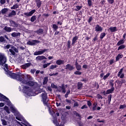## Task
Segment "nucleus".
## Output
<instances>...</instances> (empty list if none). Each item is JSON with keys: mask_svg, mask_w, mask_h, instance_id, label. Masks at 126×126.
I'll return each instance as SVG.
<instances>
[{"mask_svg": "<svg viewBox=\"0 0 126 126\" xmlns=\"http://www.w3.org/2000/svg\"><path fill=\"white\" fill-rule=\"evenodd\" d=\"M6 74L7 75H9L11 78L16 79V80L23 83V84H26V85H29V86H35L36 87L39 86V84L33 81H28L29 77L27 75L22 74L21 73H14L10 71H7Z\"/></svg>", "mask_w": 126, "mask_h": 126, "instance_id": "1", "label": "nucleus"}, {"mask_svg": "<svg viewBox=\"0 0 126 126\" xmlns=\"http://www.w3.org/2000/svg\"><path fill=\"white\" fill-rule=\"evenodd\" d=\"M10 109L11 110L12 113L15 114L16 120L22 122V124L24 125L25 126H32L29 123H28V122H27V121H26V120L22 117L20 113L17 111V110L14 107V106H10Z\"/></svg>", "mask_w": 126, "mask_h": 126, "instance_id": "2", "label": "nucleus"}, {"mask_svg": "<svg viewBox=\"0 0 126 126\" xmlns=\"http://www.w3.org/2000/svg\"><path fill=\"white\" fill-rule=\"evenodd\" d=\"M6 63V57L3 54L0 53V65H1L2 68H4L5 74H6L7 71H9L8 70V67L7 64H5Z\"/></svg>", "mask_w": 126, "mask_h": 126, "instance_id": "3", "label": "nucleus"}, {"mask_svg": "<svg viewBox=\"0 0 126 126\" xmlns=\"http://www.w3.org/2000/svg\"><path fill=\"white\" fill-rule=\"evenodd\" d=\"M66 88H67V85H64V84H63L61 86H59V88L58 89V91L61 93L65 94L66 92Z\"/></svg>", "mask_w": 126, "mask_h": 126, "instance_id": "4", "label": "nucleus"}, {"mask_svg": "<svg viewBox=\"0 0 126 126\" xmlns=\"http://www.w3.org/2000/svg\"><path fill=\"white\" fill-rule=\"evenodd\" d=\"M41 97L42 98V101L43 102V104L46 106H48V96L47 95V93L44 92L42 94Z\"/></svg>", "mask_w": 126, "mask_h": 126, "instance_id": "5", "label": "nucleus"}, {"mask_svg": "<svg viewBox=\"0 0 126 126\" xmlns=\"http://www.w3.org/2000/svg\"><path fill=\"white\" fill-rule=\"evenodd\" d=\"M49 51L48 49H44L39 51L35 52L33 54L34 56H39L40 55H43L45 52H48Z\"/></svg>", "mask_w": 126, "mask_h": 126, "instance_id": "6", "label": "nucleus"}, {"mask_svg": "<svg viewBox=\"0 0 126 126\" xmlns=\"http://www.w3.org/2000/svg\"><path fill=\"white\" fill-rule=\"evenodd\" d=\"M9 23H10V26H11V27H14V28H17V27H18V26H19V24L16 23V22H15L12 20H9Z\"/></svg>", "mask_w": 126, "mask_h": 126, "instance_id": "7", "label": "nucleus"}, {"mask_svg": "<svg viewBox=\"0 0 126 126\" xmlns=\"http://www.w3.org/2000/svg\"><path fill=\"white\" fill-rule=\"evenodd\" d=\"M9 52L12 56H15V53H18V49L14 46H12L11 48L9 49Z\"/></svg>", "mask_w": 126, "mask_h": 126, "instance_id": "8", "label": "nucleus"}, {"mask_svg": "<svg viewBox=\"0 0 126 126\" xmlns=\"http://www.w3.org/2000/svg\"><path fill=\"white\" fill-rule=\"evenodd\" d=\"M35 12H36V10L33 9V10H32L31 11H30L29 12L24 13V14L27 17H30V16H32V15H33V14H34Z\"/></svg>", "mask_w": 126, "mask_h": 126, "instance_id": "9", "label": "nucleus"}, {"mask_svg": "<svg viewBox=\"0 0 126 126\" xmlns=\"http://www.w3.org/2000/svg\"><path fill=\"white\" fill-rule=\"evenodd\" d=\"M65 69L71 71V70H73V69H74V66L71 65L70 64H67L65 65Z\"/></svg>", "mask_w": 126, "mask_h": 126, "instance_id": "10", "label": "nucleus"}, {"mask_svg": "<svg viewBox=\"0 0 126 126\" xmlns=\"http://www.w3.org/2000/svg\"><path fill=\"white\" fill-rule=\"evenodd\" d=\"M43 60H47V58L44 56H38L35 58L36 62H41V61H43Z\"/></svg>", "mask_w": 126, "mask_h": 126, "instance_id": "11", "label": "nucleus"}, {"mask_svg": "<svg viewBox=\"0 0 126 126\" xmlns=\"http://www.w3.org/2000/svg\"><path fill=\"white\" fill-rule=\"evenodd\" d=\"M123 70L124 68H122L120 69V70L118 73V77H120V78H124V77H125V74L123 73Z\"/></svg>", "mask_w": 126, "mask_h": 126, "instance_id": "12", "label": "nucleus"}, {"mask_svg": "<svg viewBox=\"0 0 126 126\" xmlns=\"http://www.w3.org/2000/svg\"><path fill=\"white\" fill-rule=\"evenodd\" d=\"M0 96L3 98V99H4L3 101L4 102H6L8 105H10V100H9V99L6 97V96L3 95V94H0Z\"/></svg>", "mask_w": 126, "mask_h": 126, "instance_id": "13", "label": "nucleus"}, {"mask_svg": "<svg viewBox=\"0 0 126 126\" xmlns=\"http://www.w3.org/2000/svg\"><path fill=\"white\" fill-rule=\"evenodd\" d=\"M35 43H40V41L37 40H32V41H29L27 42V44L31 45V46H34V45H35Z\"/></svg>", "mask_w": 126, "mask_h": 126, "instance_id": "14", "label": "nucleus"}, {"mask_svg": "<svg viewBox=\"0 0 126 126\" xmlns=\"http://www.w3.org/2000/svg\"><path fill=\"white\" fill-rule=\"evenodd\" d=\"M95 31L96 32H102L103 31V28L99 26V25H97L95 27Z\"/></svg>", "mask_w": 126, "mask_h": 126, "instance_id": "15", "label": "nucleus"}, {"mask_svg": "<svg viewBox=\"0 0 126 126\" xmlns=\"http://www.w3.org/2000/svg\"><path fill=\"white\" fill-rule=\"evenodd\" d=\"M21 33L20 32H14L11 34V36L13 38H17V37H20Z\"/></svg>", "mask_w": 126, "mask_h": 126, "instance_id": "16", "label": "nucleus"}, {"mask_svg": "<svg viewBox=\"0 0 126 126\" xmlns=\"http://www.w3.org/2000/svg\"><path fill=\"white\" fill-rule=\"evenodd\" d=\"M75 65L76 66V68L77 70H78V71L81 70V65L78 63L77 62V60H76L75 62Z\"/></svg>", "mask_w": 126, "mask_h": 126, "instance_id": "17", "label": "nucleus"}, {"mask_svg": "<svg viewBox=\"0 0 126 126\" xmlns=\"http://www.w3.org/2000/svg\"><path fill=\"white\" fill-rule=\"evenodd\" d=\"M16 14V12L14 10H12L11 12L8 15V17L11 18L12 16H14Z\"/></svg>", "mask_w": 126, "mask_h": 126, "instance_id": "18", "label": "nucleus"}, {"mask_svg": "<svg viewBox=\"0 0 126 126\" xmlns=\"http://www.w3.org/2000/svg\"><path fill=\"white\" fill-rule=\"evenodd\" d=\"M4 30L6 32H8V33H9L11 32V31H12V28H11V27H8L7 26H5L4 28Z\"/></svg>", "mask_w": 126, "mask_h": 126, "instance_id": "19", "label": "nucleus"}, {"mask_svg": "<svg viewBox=\"0 0 126 126\" xmlns=\"http://www.w3.org/2000/svg\"><path fill=\"white\" fill-rule=\"evenodd\" d=\"M116 83H117V84H119V85H120L121 86H122V85H123V83H126V80L122 79L121 81L117 80L116 81Z\"/></svg>", "mask_w": 126, "mask_h": 126, "instance_id": "20", "label": "nucleus"}, {"mask_svg": "<svg viewBox=\"0 0 126 126\" xmlns=\"http://www.w3.org/2000/svg\"><path fill=\"white\" fill-rule=\"evenodd\" d=\"M77 40H78V36H75L72 40V46H74V44H75V43H76V41H77Z\"/></svg>", "mask_w": 126, "mask_h": 126, "instance_id": "21", "label": "nucleus"}, {"mask_svg": "<svg viewBox=\"0 0 126 126\" xmlns=\"http://www.w3.org/2000/svg\"><path fill=\"white\" fill-rule=\"evenodd\" d=\"M30 65H31V63H25L24 65H22L21 66V68H23V69H26V68H27V67H29V66H30Z\"/></svg>", "mask_w": 126, "mask_h": 126, "instance_id": "22", "label": "nucleus"}, {"mask_svg": "<svg viewBox=\"0 0 126 126\" xmlns=\"http://www.w3.org/2000/svg\"><path fill=\"white\" fill-rule=\"evenodd\" d=\"M35 2L36 3V6L38 8H40V7L42 5V1H41V0H35Z\"/></svg>", "mask_w": 126, "mask_h": 126, "instance_id": "23", "label": "nucleus"}, {"mask_svg": "<svg viewBox=\"0 0 126 126\" xmlns=\"http://www.w3.org/2000/svg\"><path fill=\"white\" fill-rule=\"evenodd\" d=\"M114 90H115V88H111L110 89L106 91L105 94H111V93H113V92H114Z\"/></svg>", "mask_w": 126, "mask_h": 126, "instance_id": "24", "label": "nucleus"}, {"mask_svg": "<svg viewBox=\"0 0 126 126\" xmlns=\"http://www.w3.org/2000/svg\"><path fill=\"white\" fill-rule=\"evenodd\" d=\"M56 63L58 65H61V64H63L64 63V61L59 60L56 61Z\"/></svg>", "mask_w": 126, "mask_h": 126, "instance_id": "25", "label": "nucleus"}, {"mask_svg": "<svg viewBox=\"0 0 126 126\" xmlns=\"http://www.w3.org/2000/svg\"><path fill=\"white\" fill-rule=\"evenodd\" d=\"M36 33H37L38 35H41L44 33V30H43V29H39L36 31Z\"/></svg>", "mask_w": 126, "mask_h": 126, "instance_id": "26", "label": "nucleus"}, {"mask_svg": "<svg viewBox=\"0 0 126 126\" xmlns=\"http://www.w3.org/2000/svg\"><path fill=\"white\" fill-rule=\"evenodd\" d=\"M9 9L7 8H4L1 10V13L2 14H6L7 12L8 11Z\"/></svg>", "mask_w": 126, "mask_h": 126, "instance_id": "27", "label": "nucleus"}, {"mask_svg": "<svg viewBox=\"0 0 126 126\" xmlns=\"http://www.w3.org/2000/svg\"><path fill=\"white\" fill-rule=\"evenodd\" d=\"M125 40L124 39H121L120 41H119L117 44L118 46H121L123 45V44H125Z\"/></svg>", "mask_w": 126, "mask_h": 126, "instance_id": "28", "label": "nucleus"}, {"mask_svg": "<svg viewBox=\"0 0 126 126\" xmlns=\"http://www.w3.org/2000/svg\"><path fill=\"white\" fill-rule=\"evenodd\" d=\"M109 30L111 31V32H116L117 31V27H110L109 28Z\"/></svg>", "mask_w": 126, "mask_h": 126, "instance_id": "29", "label": "nucleus"}, {"mask_svg": "<svg viewBox=\"0 0 126 126\" xmlns=\"http://www.w3.org/2000/svg\"><path fill=\"white\" fill-rule=\"evenodd\" d=\"M126 45L125 44H122L121 45H120L118 48V51H120V50H124V49L126 48Z\"/></svg>", "mask_w": 126, "mask_h": 126, "instance_id": "30", "label": "nucleus"}, {"mask_svg": "<svg viewBox=\"0 0 126 126\" xmlns=\"http://www.w3.org/2000/svg\"><path fill=\"white\" fill-rule=\"evenodd\" d=\"M112 100V94H109L108 96V104L110 105L111 104V101Z\"/></svg>", "mask_w": 126, "mask_h": 126, "instance_id": "31", "label": "nucleus"}, {"mask_svg": "<svg viewBox=\"0 0 126 126\" xmlns=\"http://www.w3.org/2000/svg\"><path fill=\"white\" fill-rule=\"evenodd\" d=\"M48 79L47 77H44L43 82V85H45L47 84V83H48Z\"/></svg>", "mask_w": 126, "mask_h": 126, "instance_id": "32", "label": "nucleus"}, {"mask_svg": "<svg viewBox=\"0 0 126 126\" xmlns=\"http://www.w3.org/2000/svg\"><path fill=\"white\" fill-rule=\"evenodd\" d=\"M18 7H19V5L17 4H15L11 7V9H16V8H18Z\"/></svg>", "mask_w": 126, "mask_h": 126, "instance_id": "33", "label": "nucleus"}, {"mask_svg": "<svg viewBox=\"0 0 126 126\" xmlns=\"http://www.w3.org/2000/svg\"><path fill=\"white\" fill-rule=\"evenodd\" d=\"M36 17L35 15H33L32 16L31 18V22H34V21H35L36 19Z\"/></svg>", "mask_w": 126, "mask_h": 126, "instance_id": "34", "label": "nucleus"}, {"mask_svg": "<svg viewBox=\"0 0 126 126\" xmlns=\"http://www.w3.org/2000/svg\"><path fill=\"white\" fill-rule=\"evenodd\" d=\"M52 28H53L54 31H57L58 29H59V27L57 26L56 24H53L52 26Z\"/></svg>", "mask_w": 126, "mask_h": 126, "instance_id": "35", "label": "nucleus"}, {"mask_svg": "<svg viewBox=\"0 0 126 126\" xmlns=\"http://www.w3.org/2000/svg\"><path fill=\"white\" fill-rule=\"evenodd\" d=\"M4 110L6 112V113H7V114H10V112H9V109L7 106H5L4 107Z\"/></svg>", "mask_w": 126, "mask_h": 126, "instance_id": "36", "label": "nucleus"}, {"mask_svg": "<svg viewBox=\"0 0 126 126\" xmlns=\"http://www.w3.org/2000/svg\"><path fill=\"white\" fill-rule=\"evenodd\" d=\"M74 74L75 75H81L82 74V72L79 71H76L74 72Z\"/></svg>", "mask_w": 126, "mask_h": 126, "instance_id": "37", "label": "nucleus"}, {"mask_svg": "<svg viewBox=\"0 0 126 126\" xmlns=\"http://www.w3.org/2000/svg\"><path fill=\"white\" fill-rule=\"evenodd\" d=\"M82 85H83L82 83L78 82V89H81V88H82Z\"/></svg>", "mask_w": 126, "mask_h": 126, "instance_id": "38", "label": "nucleus"}, {"mask_svg": "<svg viewBox=\"0 0 126 126\" xmlns=\"http://www.w3.org/2000/svg\"><path fill=\"white\" fill-rule=\"evenodd\" d=\"M123 55H120L119 54L117 57H116V61L118 62L120 60V59H122L123 58Z\"/></svg>", "mask_w": 126, "mask_h": 126, "instance_id": "39", "label": "nucleus"}, {"mask_svg": "<svg viewBox=\"0 0 126 126\" xmlns=\"http://www.w3.org/2000/svg\"><path fill=\"white\" fill-rule=\"evenodd\" d=\"M58 67V65H51L50 66L49 69H55V68H57Z\"/></svg>", "mask_w": 126, "mask_h": 126, "instance_id": "40", "label": "nucleus"}, {"mask_svg": "<svg viewBox=\"0 0 126 126\" xmlns=\"http://www.w3.org/2000/svg\"><path fill=\"white\" fill-rule=\"evenodd\" d=\"M109 84L110 86H111V88H114V80H111L109 82Z\"/></svg>", "mask_w": 126, "mask_h": 126, "instance_id": "41", "label": "nucleus"}, {"mask_svg": "<svg viewBox=\"0 0 126 126\" xmlns=\"http://www.w3.org/2000/svg\"><path fill=\"white\" fill-rule=\"evenodd\" d=\"M70 94V90H68L66 92V94L64 95L65 98H67L68 97V94Z\"/></svg>", "mask_w": 126, "mask_h": 126, "instance_id": "42", "label": "nucleus"}, {"mask_svg": "<svg viewBox=\"0 0 126 126\" xmlns=\"http://www.w3.org/2000/svg\"><path fill=\"white\" fill-rule=\"evenodd\" d=\"M1 121L2 122V125H3V126H6V125H7V122H6V121L5 120L1 119Z\"/></svg>", "mask_w": 126, "mask_h": 126, "instance_id": "43", "label": "nucleus"}, {"mask_svg": "<svg viewBox=\"0 0 126 126\" xmlns=\"http://www.w3.org/2000/svg\"><path fill=\"white\" fill-rule=\"evenodd\" d=\"M110 73H108L106 75L104 76L103 79L104 80H106V79H107V78L110 76Z\"/></svg>", "mask_w": 126, "mask_h": 126, "instance_id": "44", "label": "nucleus"}, {"mask_svg": "<svg viewBox=\"0 0 126 126\" xmlns=\"http://www.w3.org/2000/svg\"><path fill=\"white\" fill-rule=\"evenodd\" d=\"M76 9H75L76 11H78L79 10H80L81 8H82V6H76Z\"/></svg>", "mask_w": 126, "mask_h": 126, "instance_id": "45", "label": "nucleus"}, {"mask_svg": "<svg viewBox=\"0 0 126 126\" xmlns=\"http://www.w3.org/2000/svg\"><path fill=\"white\" fill-rule=\"evenodd\" d=\"M105 36H106V33L105 32H102L100 34V39H103V38H104V37H105Z\"/></svg>", "mask_w": 126, "mask_h": 126, "instance_id": "46", "label": "nucleus"}, {"mask_svg": "<svg viewBox=\"0 0 126 126\" xmlns=\"http://www.w3.org/2000/svg\"><path fill=\"white\" fill-rule=\"evenodd\" d=\"M61 119L62 120V121L65 122V121L66 120V116L63 115L61 117Z\"/></svg>", "mask_w": 126, "mask_h": 126, "instance_id": "47", "label": "nucleus"}, {"mask_svg": "<svg viewBox=\"0 0 126 126\" xmlns=\"http://www.w3.org/2000/svg\"><path fill=\"white\" fill-rule=\"evenodd\" d=\"M88 4L89 6H92V0H87Z\"/></svg>", "mask_w": 126, "mask_h": 126, "instance_id": "48", "label": "nucleus"}, {"mask_svg": "<svg viewBox=\"0 0 126 126\" xmlns=\"http://www.w3.org/2000/svg\"><path fill=\"white\" fill-rule=\"evenodd\" d=\"M50 64H51V63L44 64L43 65V68H46V67H48V66H49V65H50Z\"/></svg>", "mask_w": 126, "mask_h": 126, "instance_id": "49", "label": "nucleus"}, {"mask_svg": "<svg viewBox=\"0 0 126 126\" xmlns=\"http://www.w3.org/2000/svg\"><path fill=\"white\" fill-rule=\"evenodd\" d=\"M19 48L20 49V50H22V51H24V50H26V46H20Z\"/></svg>", "mask_w": 126, "mask_h": 126, "instance_id": "50", "label": "nucleus"}, {"mask_svg": "<svg viewBox=\"0 0 126 126\" xmlns=\"http://www.w3.org/2000/svg\"><path fill=\"white\" fill-rule=\"evenodd\" d=\"M74 114L75 115L76 117H78L79 118H81V116L79 114L77 113L76 111L74 112Z\"/></svg>", "mask_w": 126, "mask_h": 126, "instance_id": "51", "label": "nucleus"}, {"mask_svg": "<svg viewBox=\"0 0 126 126\" xmlns=\"http://www.w3.org/2000/svg\"><path fill=\"white\" fill-rule=\"evenodd\" d=\"M4 41H5L4 37L3 36H0V42H4Z\"/></svg>", "mask_w": 126, "mask_h": 126, "instance_id": "52", "label": "nucleus"}, {"mask_svg": "<svg viewBox=\"0 0 126 126\" xmlns=\"http://www.w3.org/2000/svg\"><path fill=\"white\" fill-rule=\"evenodd\" d=\"M49 113L50 114V115H51V116H54V114H55V112H54V111L53 110H51V109H49Z\"/></svg>", "mask_w": 126, "mask_h": 126, "instance_id": "53", "label": "nucleus"}, {"mask_svg": "<svg viewBox=\"0 0 126 126\" xmlns=\"http://www.w3.org/2000/svg\"><path fill=\"white\" fill-rule=\"evenodd\" d=\"M125 108H126V104L121 105L119 107L120 109H125Z\"/></svg>", "mask_w": 126, "mask_h": 126, "instance_id": "54", "label": "nucleus"}, {"mask_svg": "<svg viewBox=\"0 0 126 126\" xmlns=\"http://www.w3.org/2000/svg\"><path fill=\"white\" fill-rule=\"evenodd\" d=\"M51 88H55V89H57V88H58V87L53 83L51 84Z\"/></svg>", "mask_w": 126, "mask_h": 126, "instance_id": "55", "label": "nucleus"}, {"mask_svg": "<svg viewBox=\"0 0 126 126\" xmlns=\"http://www.w3.org/2000/svg\"><path fill=\"white\" fill-rule=\"evenodd\" d=\"M37 91L38 93H42V92H44V90L41 88H38Z\"/></svg>", "mask_w": 126, "mask_h": 126, "instance_id": "56", "label": "nucleus"}, {"mask_svg": "<svg viewBox=\"0 0 126 126\" xmlns=\"http://www.w3.org/2000/svg\"><path fill=\"white\" fill-rule=\"evenodd\" d=\"M6 1L5 0H0V3H1V4H4V3H5Z\"/></svg>", "mask_w": 126, "mask_h": 126, "instance_id": "57", "label": "nucleus"}, {"mask_svg": "<svg viewBox=\"0 0 126 126\" xmlns=\"http://www.w3.org/2000/svg\"><path fill=\"white\" fill-rule=\"evenodd\" d=\"M87 105H88V106H89V107H90L92 105V103H91V102L90 101L88 100L87 101Z\"/></svg>", "mask_w": 126, "mask_h": 126, "instance_id": "58", "label": "nucleus"}, {"mask_svg": "<svg viewBox=\"0 0 126 126\" xmlns=\"http://www.w3.org/2000/svg\"><path fill=\"white\" fill-rule=\"evenodd\" d=\"M70 43H71L70 40H68L67 45L68 46V48H70Z\"/></svg>", "mask_w": 126, "mask_h": 126, "instance_id": "59", "label": "nucleus"}, {"mask_svg": "<svg viewBox=\"0 0 126 126\" xmlns=\"http://www.w3.org/2000/svg\"><path fill=\"white\" fill-rule=\"evenodd\" d=\"M74 107H78V103L77 101L74 102Z\"/></svg>", "mask_w": 126, "mask_h": 126, "instance_id": "60", "label": "nucleus"}, {"mask_svg": "<svg viewBox=\"0 0 126 126\" xmlns=\"http://www.w3.org/2000/svg\"><path fill=\"white\" fill-rule=\"evenodd\" d=\"M107 1L109 2V3L112 4L114 3V0H107Z\"/></svg>", "mask_w": 126, "mask_h": 126, "instance_id": "61", "label": "nucleus"}, {"mask_svg": "<svg viewBox=\"0 0 126 126\" xmlns=\"http://www.w3.org/2000/svg\"><path fill=\"white\" fill-rule=\"evenodd\" d=\"M81 109H82V110H83V109H87V105H83V106L81 107Z\"/></svg>", "mask_w": 126, "mask_h": 126, "instance_id": "62", "label": "nucleus"}, {"mask_svg": "<svg viewBox=\"0 0 126 126\" xmlns=\"http://www.w3.org/2000/svg\"><path fill=\"white\" fill-rule=\"evenodd\" d=\"M10 47H11V45H10V44H8L5 46V49H9Z\"/></svg>", "mask_w": 126, "mask_h": 126, "instance_id": "63", "label": "nucleus"}, {"mask_svg": "<svg viewBox=\"0 0 126 126\" xmlns=\"http://www.w3.org/2000/svg\"><path fill=\"white\" fill-rule=\"evenodd\" d=\"M93 19L92 17H90L89 20H88L89 23H90V22H91V21H92Z\"/></svg>", "mask_w": 126, "mask_h": 126, "instance_id": "64", "label": "nucleus"}]
</instances>
